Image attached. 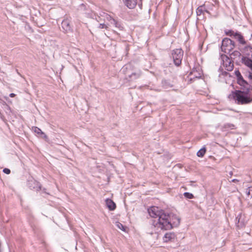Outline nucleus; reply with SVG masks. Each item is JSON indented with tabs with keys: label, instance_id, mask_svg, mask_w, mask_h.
I'll return each instance as SVG.
<instances>
[{
	"label": "nucleus",
	"instance_id": "nucleus-25",
	"mask_svg": "<svg viewBox=\"0 0 252 252\" xmlns=\"http://www.w3.org/2000/svg\"><path fill=\"white\" fill-rule=\"evenodd\" d=\"M116 225L121 230H123V231H126V227L124 225H123L121 223L117 222L116 223Z\"/></svg>",
	"mask_w": 252,
	"mask_h": 252
},
{
	"label": "nucleus",
	"instance_id": "nucleus-24",
	"mask_svg": "<svg viewBox=\"0 0 252 252\" xmlns=\"http://www.w3.org/2000/svg\"><path fill=\"white\" fill-rule=\"evenodd\" d=\"M246 194L248 197H252V186H251L247 189Z\"/></svg>",
	"mask_w": 252,
	"mask_h": 252
},
{
	"label": "nucleus",
	"instance_id": "nucleus-29",
	"mask_svg": "<svg viewBox=\"0 0 252 252\" xmlns=\"http://www.w3.org/2000/svg\"><path fill=\"white\" fill-rule=\"evenodd\" d=\"M100 29H103V28H105V29H107V26H106L105 24H100L99 25V27H98Z\"/></svg>",
	"mask_w": 252,
	"mask_h": 252
},
{
	"label": "nucleus",
	"instance_id": "nucleus-9",
	"mask_svg": "<svg viewBox=\"0 0 252 252\" xmlns=\"http://www.w3.org/2000/svg\"><path fill=\"white\" fill-rule=\"evenodd\" d=\"M107 19L110 22L111 25L114 26L119 31H123L124 27L120 21L112 18L110 16L107 17Z\"/></svg>",
	"mask_w": 252,
	"mask_h": 252
},
{
	"label": "nucleus",
	"instance_id": "nucleus-3",
	"mask_svg": "<svg viewBox=\"0 0 252 252\" xmlns=\"http://www.w3.org/2000/svg\"><path fill=\"white\" fill-rule=\"evenodd\" d=\"M131 66L130 64H127L122 68V71L126 74V77L129 81H133L139 78L141 75L140 70H137L134 72H131Z\"/></svg>",
	"mask_w": 252,
	"mask_h": 252
},
{
	"label": "nucleus",
	"instance_id": "nucleus-27",
	"mask_svg": "<svg viewBox=\"0 0 252 252\" xmlns=\"http://www.w3.org/2000/svg\"><path fill=\"white\" fill-rule=\"evenodd\" d=\"M235 74L237 77V80L239 79V78L242 77V76L241 75V73L239 70L235 71Z\"/></svg>",
	"mask_w": 252,
	"mask_h": 252
},
{
	"label": "nucleus",
	"instance_id": "nucleus-8",
	"mask_svg": "<svg viewBox=\"0 0 252 252\" xmlns=\"http://www.w3.org/2000/svg\"><path fill=\"white\" fill-rule=\"evenodd\" d=\"M237 82L240 86L243 87V90H245L246 93H250L252 86L243 79V77L239 78V79L237 80Z\"/></svg>",
	"mask_w": 252,
	"mask_h": 252
},
{
	"label": "nucleus",
	"instance_id": "nucleus-33",
	"mask_svg": "<svg viewBox=\"0 0 252 252\" xmlns=\"http://www.w3.org/2000/svg\"><path fill=\"white\" fill-rule=\"evenodd\" d=\"M238 220V222H239V221H240V219H238V217L236 218V220Z\"/></svg>",
	"mask_w": 252,
	"mask_h": 252
},
{
	"label": "nucleus",
	"instance_id": "nucleus-14",
	"mask_svg": "<svg viewBox=\"0 0 252 252\" xmlns=\"http://www.w3.org/2000/svg\"><path fill=\"white\" fill-rule=\"evenodd\" d=\"M125 5L130 9L133 8L137 3V0H123Z\"/></svg>",
	"mask_w": 252,
	"mask_h": 252
},
{
	"label": "nucleus",
	"instance_id": "nucleus-31",
	"mask_svg": "<svg viewBox=\"0 0 252 252\" xmlns=\"http://www.w3.org/2000/svg\"><path fill=\"white\" fill-rule=\"evenodd\" d=\"M230 182H234V183H236V182H238L239 180H237V179H232Z\"/></svg>",
	"mask_w": 252,
	"mask_h": 252
},
{
	"label": "nucleus",
	"instance_id": "nucleus-5",
	"mask_svg": "<svg viewBox=\"0 0 252 252\" xmlns=\"http://www.w3.org/2000/svg\"><path fill=\"white\" fill-rule=\"evenodd\" d=\"M184 52L181 49H176L172 52V56L174 64L179 66L182 63Z\"/></svg>",
	"mask_w": 252,
	"mask_h": 252
},
{
	"label": "nucleus",
	"instance_id": "nucleus-20",
	"mask_svg": "<svg viewBox=\"0 0 252 252\" xmlns=\"http://www.w3.org/2000/svg\"><path fill=\"white\" fill-rule=\"evenodd\" d=\"M244 53L249 57H252V47L250 46H246L244 49Z\"/></svg>",
	"mask_w": 252,
	"mask_h": 252
},
{
	"label": "nucleus",
	"instance_id": "nucleus-6",
	"mask_svg": "<svg viewBox=\"0 0 252 252\" xmlns=\"http://www.w3.org/2000/svg\"><path fill=\"white\" fill-rule=\"evenodd\" d=\"M225 33L229 36L233 37L241 44L245 45L246 43L243 36L239 32H235L232 30H225Z\"/></svg>",
	"mask_w": 252,
	"mask_h": 252
},
{
	"label": "nucleus",
	"instance_id": "nucleus-30",
	"mask_svg": "<svg viewBox=\"0 0 252 252\" xmlns=\"http://www.w3.org/2000/svg\"><path fill=\"white\" fill-rule=\"evenodd\" d=\"M248 77L251 80V81L252 82V72H249Z\"/></svg>",
	"mask_w": 252,
	"mask_h": 252
},
{
	"label": "nucleus",
	"instance_id": "nucleus-17",
	"mask_svg": "<svg viewBox=\"0 0 252 252\" xmlns=\"http://www.w3.org/2000/svg\"><path fill=\"white\" fill-rule=\"evenodd\" d=\"M242 63L246 66L249 67L252 71V60L250 59L249 57H243L242 59Z\"/></svg>",
	"mask_w": 252,
	"mask_h": 252
},
{
	"label": "nucleus",
	"instance_id": "nucleus-34",
	"mask_svg": "<svg viewBox=\"0 0 252 252\" xmlns=\"http://www.w3.org/2000/svg\"><path fill=\"white\" fill-rule=\"evenodd\" d=\"M114 32L116 33L117 34H118V33L117 32L115 31H114Z\"/></svg>",
	"mask_w": 252,
	"mask_h": 252
},
{
	"label": "nucleus",
	"instance_id": "nucleus-28",
	"mask_svg": "<svg viewBox=\"0 0 252 252\" xmlns=\"http://www.w3.org/2000/svg\"><path fill=\"white\" fill-rule=\"evenodd\" d=\"M3 172L6 174H9L10 173V170L8 168H5L3 169Z\"/></svg>",
	"mask_w": 252,
	"mask_h": 252
},
{
	"label": "nucleus",
	"instance_id": "nucleus-7",
	"mask_svg": "<svg viewBox=\"0 0 252 252\" xmlns=\"http://www.w3.org/2000/svg\"><path fill=\"white\" fill-rule=\"evenodd\" d=\"M202 71L200 67L197 66L193 68L189 74V79L191 81L194 78H200L201 77Z\"/></svg>",
	"mask_w": 252,
	"mask_h": 252
},
{
	"label": "nucleus",
	"instance_id": "nucleus-19",
	"mask_svg": "<svg viewBox=\"0 0 252 252\" xmlns=\"http://www.w3.org/2000/svg\"><path fill=\"white\" fill-rule=\"evenodd\" d=\"M162 86L165 89H168L173 87V85L168 81L164 80L162 81Z\"/></svg>",
	"mask_w": 252,
	"mask_h": 252
},
{
	"label": "nucleus",
	"instance_id": "nucleus-23",
	"mask_svg": "<svg viewBox=\"0 0 252 252\" xmlns=\"http://www.w3.org/2000/svg\"><path fill=\"white\" fill-rule=\"evenodd\" d=\"M206 150L205 147L200 149L197 153V156L198 157H203L206 153Z\"/></svg>",
	"mask_w": 252,
	"mask_h": 252
},
{
	"label": "nucleus",
	"instance_id": "nucleus-15",
	"mask_svg": "<svg viewBox=\"0 0 252 252\" xmlns=\"http://www.w3.org/2000/svg\"><path fill=\"white\" fill-rule=\"evenodd\" d=\"M205 12L207 13H210L209 11L205 7V4H203L201 6H199L196 9V14L197 16H200L201 14H204Z\"/></svg>",
	"mask_w": 252,
	"mask_h": 252
},
{
	"label": "nucleus",
	"instance_id": "nucleus-22",
	"mask_svg": "<svg viewBox=\"0 0 252 252\" xmlns=\"http://www.w3.org/2000/svg\"><path fill=\"white\" fill-rule=\"evenodd\" d=\"M229 54H230L231 58H233V59H235V58H237V57H240L241 55L240 52L238 51H234L233 52H232L231 53H230Z\"/></svg>",
	"mask_w": 252,
	"mask_h": 252
},
{
	"label": "nucleus",
	"instance_id": "nucleus-16",
	"mask_svg": "<svg viewBox=\"0 0 252 252\" xmlns=\"http://www.w3.org/2000/svg\"><path fill=\"white\" fill-rule=\"evenodd\" d=\"M62 28L66 32H68L71 30V26L70 25L69 21L68 19H64L62 23Z\"/></svg>",
	"mask_w": 252,
	"mask_h": 252
},
{
	"label": "nucleus",
	"instance_id": "nucleus-26",
	"mask_svg": "<svg viewBox=\"0 0 252 252\" xmlns=\"http://www.w3.org/2000/svg\"><path fill=\"white\" fill-rule=\"evenodd\" d=\"M184 196L188 199H192L193 198V195L189 192H186L184 193Z\"/></svg>",
	"mask_w": 252,
	"mask_h": 252
},
{
	"label": "nucleus",
	"instance_id": "nucleus-21",
	"mask_svg": "<svg viewBox=\"0 0 252 252\" xmlns=\"http://www.w3.org/2000/svg\"><path fill=\"white\" fill-rule=\"evenodd\" d=\"M229 128L231 129H234L235 128V126L234 125L230 123H226L225 124L222 126V130H226L227 129Z\"/></svg>",
	"mask_w": 252,
	"mask_h": 252
},
{
	"label": "nucleus",
	"instance_id": "nucleus-4",
	"mask_svg": "<svg viewBox=\"0 0 252 252\" xmlns=\"http://www.w3.org/2000/svg\"><path fill=\"white\" fill-rule=\"evenodd\" d=\"M235 47L233 41L228 38H224L221 43V50L226 54H229Z\"/></svg>",
	"mask_w": 252,
	"mask_h": 252
},
{
	"label": "nucleus",
	"instance_id": "nucleus-32",
	"mask_svg": "<svg viewBox=\"0 0 252 252\" xmlns=\"http://www.w3.org/2000/svg\"><path fill=\"white\" fill-rule=\"evenodd\" d=\"M9 96L11 97H14L15 96V94H13V93H11L10 94H9Z\"/></svg>",
	"mask_w": 252,
	"mask_h": 252
},
{
	"label": "nucleus",
	"instance_id": "nucleus-11",
	"mask_svg": "<svg viewBox=\"0 0 252 252\" xmlns=\"http://www.w3.org/2000/svg\"><path fill=\"white\" fill-rule=\"evenodd\" d=\"M29 186L31 189H35L36 190H41V186L40 184L35 180H31L29 181Z\"/></svg>",
	"mask_w": 252,
	"mask_h": 252
},
{
	"label": "nucleus",
	"instance_id": "nucleus-13",
	"mask_svg": "<svg viewBox=\"0 0 252 252\" xmlns=\"http://www.w3.org/2000/svg\"><path fill=\"white\" fill-rule=\"evenodd\" d=\"M175 238V234L173 232H168L165 234L163 237V240L164 242H168L173 241Z\"/></svg>",
	"mask_w": 252,
	"mask_h": 252
},
{
	"label": "nucleus",
	"instance_id": "nucleus-10",
	"mask_svg": "<svg viewBox=\"0 0 252 252\" xmlns=\"http://www.w3.org/2000/svg\"><path fill=\"white\" fill-rule=\"evenodd\" d=\"M223 64L225 67V69L228 71H231L233 68V64L227 56L223 57Z\"/></svg>",
	"mask_w": 252,
	"mask_h": 252
},
{
	"label": "nucleus",
	"instance_id": "nucleus-18",
	"mask_svg": "<svg viewBox=\"0 0 252 252\" xmlns=\"http://www.w3.org/2000/svg\"><path fill=\"white\" fill-rule=\"evenodd\" d=\"M106 205L110 210H114L116 208V204L110 199H107L105 201Z\"/></svg>",
	"mask_w": 252,
	"mask_h": 252
},
{
	"label": "nucleus",
	"instance_id": "nucleus-1",
	"mask_svg": "<svg viewBox=\"0 0 252 252\" xmlns=\"http://www.w3.org/2000/svg\"><path fill=\"white\" fill-rule=\"evenodd\" d=\"M148 212L149 215L154 218L151 228L147 230V233L151 235L171 229L180 223V219L177 215L166 213L158 207L152 206L148 209Z\"/></svg>",
	"mask_w": 252,
	"mask_h": 252
},
{
	"label": "nucleus",
	"instance_id": "nucleus-12",
	"mask_svg": "<svg viewBox=\"0 0 252 252\" xmlns=\"http://www.w3.org/2000/svg\"><path fill=\"white\" fill-rule=\"evenodd\" d=\"M32 129L33 131L39 135L41 138L45 139V141H48V136L40 129L36 126H33L32 127Z\"/></svg>",
	"mask_w": 252,
	"mask_h": 252
},
{
	"label": "nucleus",
	"instance_id": "nucleus-35",
	"mask_svg": "<svg viewBox=\"0 0 252 252\" xmlns=\"http://www.w3.org/2000/svg\"><path fill=\"white\" fill-rule=\"evenodd\" d=\"M230 175H232V172H230Z\"/></svg>",
	"mask_w": 252,
	"mask_h": 252
},
{
	"label": "nucleus",
	"instance_id": "nucleus-2",
	"mask_svg": "<svg viewBox=\"0 0 252 252\" xmlns=\"http://www.w3.org/2000/svg\"><path fill=\"white\" fill-rule=\"evenodd\" d=\"M249 94V93H246L245 90H238L234 92L233 97L238 104H248L252 101V98L248 96Z\"/></svg>",
	"mask_w": 252,
	"mask_h": 252
}]
</instances>
